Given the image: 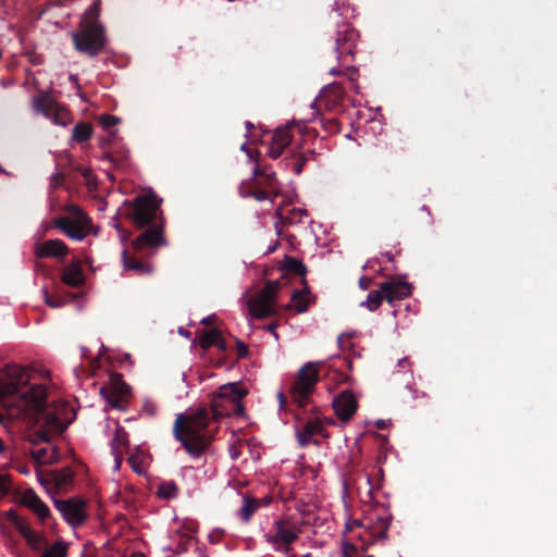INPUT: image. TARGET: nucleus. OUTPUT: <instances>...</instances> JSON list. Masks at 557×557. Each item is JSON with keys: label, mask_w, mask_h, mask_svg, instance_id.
<instances>
[{"label": "nucleus", "mask_w": 557, "mask_h": 557, "mask_svg": "<svg viewBox=\"0 0 557 557\" xmlns=\"http://www.w3.org/2000/svg\"><path fill=\"white\" fill-rule=\"evenodd\" d=\"M17 418L23 417L33 425L39 428L28 435V442L33 447L49 444L54 434L64 432L71 420L61 419L57 410L47 407V391L42 385H32L28 391L17 397Z\"/></svg>", "instance_id": "nucleus-1"}, {"label": "nucleus", "mask_w": 557, "mask_h": 557, "mask_svg": "<svg viewBox=\"0 0 557 557\" xmlns=\"http://www.w3.org/2000/svg\"><path fill=\"white\" fill-rule=\"evenodd\" d=\"M209 423V411L205 408L180 413L173 425V435L190 456L199 457L208 449L213 437L208 431Z\"/></svg>", "instance_id": "nucleus-2"}, {"label": "nucleus", "mask_w": 557, "mask_h": 557, "mask_svg": "<svg viewBox=\"0 0 557 557\" xmlns=\"http://www.w3.org/2000/svg\"><path fill=\"white\" fill-rule=\"evenodd\" d=\"M164 245L165 239L162 234L161 225L145 230L132 242L133 252H129L127 249L123 250L122 259L124 269L132 271L136 275L150 274L152 267L146 258L151 257L158 247Z\"/></svg>", "instance_id": "nucleus-3"}, {"label": "nucleus", "mask_w": 557, "mask_h": 557, "mask_svg": "<svg viewBox=\"0 0 557 557\" xmlns=\"http://www.w3.org/2000/svg\"><path fill=\"white\" fill-rule=\"evenodd\" d=\"M101 1L96 0L85 12L79 30L73 34L75 49L96 57L106 46L104 27L99 23Z\"/></svg>", "instance_id": "nucleus-4"}, {"label": "nucleus", "mask_w": 557, "mask_h": 557, "mask_svg": "<svg viewBox=\"0 0 557 557\" xmlns=\"http://www.w3.org/2000/svg\"><path fill=\"white\" fill-rule=\"evenodd\" d=\"M358 38V32L349 24H343L338 27L334 37V51L336 52L339 66L343 67V70L332 67L330 70L331 75H344L351 83L357 81L358 69L351 65V62L355 59Z\"/></svg>", "instance_id": "nucleus-5"}, {"label": "nucleus", "mask_w": 557, "mask_h": 557, "mask_svg": "<svg viewBox=\"0 0 557 557\" xmlns=\"http://www.w3.org/2000/svg\"><path fill=\"white\" fill-rule=\"evenodd\" d=\"M124 206V214L132 220L136 227H146V230L156 225H161L163 227L161 221L156 222L160 208V200L154 194L139 195L132 201L126 200Z\"/></svg>", "instance_id": "nucleus-6"}, {"label": "nucleus", "mask_w": 557, "mask_h": 557, "mask_svg": "<svg viewBox=\"0 0 557 557\" xmlns=\"http://www.w3.org/2000/svg\"><path fill=\"white\" fill-rule=\"evenodd\" d=\"M320 362H307L304 364L294 382L289 387V394L293 403L298 408H305L315 389V385L320 379Z\"/></svg>", "instance_id": "nucleus-7"}, {"label": "nucleus", "mask_w": 557, "mask_h": 557, "mask_svg": "<svg viewBox=\"0 0 557 557\" xmlns=\"http://www.w3.org/2000/svg\"><path fill=\"white\" fill-rule=\"evenodd\" d=\"M392 516L386 509L382 512H375L364 519V521L352 520L346 524L347 531H352L355 528H363L364 531L358 536L362 545H369L376 540L386 537L387 530L391 525Z\"/></svg>", "instance_id": "nucleus-8"}, {"label": "nucleus", "mask_w": 557, "mask_h": 557, "mask_svg": "<svg viewBox=\"0 0 557 557\" xmlns=\"http://www.w3.org/2000/svg\"><path fill=\"white\" fill-rule=\"evenodd\" d=\"M281 288L278 281H268L264 287L248 299V309L252 317L265 319L277 313V293Z\"/></svg>", "instance_id": "nucleus-9"}, {"label": "nucleus", "mask_w": 557, "mask_h": 557, "mask_svg": "<svg viewBox=\"0 0 557 557\" xmlns=\"http://www.w3.org/2000/svg\"><path fill=\"white\" fill-rule=\"evenodd\" d=\"M302 532L301 525L292 519H281L273 523L267 533V541L277 552L287 554L292 550V544L296 542Z\"/></svg>", "instance_id": "nucleus-10"}, {"label": "nucleus", "mask_w": 557, "mask_h": 557, "mask_svg": "<svg viewBox=\"0 0 557 557\" xmlns=\"http://www.w3.org/2000/svg\"><path fill=\"white\" fill-rule=\"evenodd\" d=\"M67 212L73 214L70 216H58L53 219L54 227L62 231L67 237L75 240H83L89 233L90 219L77 206L71 205L66 208Z\"/></svg>", "instance_id": "nucleus-11"}, {"label": "nucleus", "mask_w": 557, "mask_h": 557, "mask_svg": "<svg viewBox=\"0 0 557 557\" xmlns=\"http://www.w3.org/2000/svg\"><path fill=\"white\" fill-rule=\"evenodd\" d=\"M54 506L73 528L82 525L87 520L86 502L83 499L75 497L54 499Z\"/></svg>", "instance_id": "nucleus-12"}, {"label": "nucleus", "mask_w": 557, "mask_h": 557, "mask_svg": "<svg viewBox=\"0 0 557 557\" xmlns=\"http://www.w3.org/2000/svg\"><path fill=\"white\" fill-rule=\"evenodd\" d=\"M129 386L124 382L123 375L112 373L110 384L100 388V394L114 408L124 409L126 406L125 397L129 394Z\"/></svg>", "instance_id": "nucleus-13"}, {"label": "nucleus", "mask_w": 557, "mask_h": 557, "mask_svg": "<svg viewBox=\"0 0 557 557\" xmlns=\"http://www.w3.org/2000/svg\"><path fill=\"white\" fill-rule=\"evenodd\" d=\"M7 520L13 524L17 532L24 537L27 545L34 550H40L45 544L46 539L44 534L34 531L28 522L18 516L14 509H10L5 512Z\"/></svg>", "instance_id": "nucleus-14"}, {"label": "nucleus", "mask_w": 557, "mask_h": 557, "mask_svg": "<svg viewBox=\"0 0 557 557\" xmlns=\"http://www.w3.org/2000/svg\"><path fill=\"white\" fill-rule=\"evenodd\" d=\"M345 98V89L341 83L334 82L325 86L312 107L318 109L325 108L329 111L336 110L342 107Z\"/></svg>", "instance_id": "nucleus-15"}, {"label": "nucleus", "mask_w": 557, "mask_h": 557, "mask_svg": "<svg viewBox=\"0 0 557 557\" xmlns=\"http://www.w3.org/2000/svg\"><path fill=\"white\" fill-rule=\"evenodd\" d=\"M379 287L383 293L384 299L391 305L409 297L412 293V285L397 277L380 283Z\"/></svg>", "instance_id": "nucleus-16"}, {"label": "nucleus", "mask_w": 557, "mask_h": 557, "mask_svg": "<svg viewBox=\"0 0 557 557\" xmlns=\"http://www.w3.org/2000/svg\"><path fill=\"white\" fill-rule=\"evenodd\" d=\"M333 409L337 418L349 421L358 409V401L350 389H344L333 399Z\"/></svg>", "instance_id": "nucleus-17"}, {"label": "nucleus", "mask_w": 557, "mask_h": 557, "mask_svg": "<svg viewBox=\"0 0 557 557\" xmlns=\"http://www.w3.org/2000/svg\"><path fill=\"white\" fill-rule=\"evenodd\" d=\"M296 434L301 447L308 446L312 442L314 435L327 437L323 423L318 418H309L301 425H298L296 428ZM313 443L318 444V441H313Z\"/></svg>", "instance_id": "nucleus-18"}, {"label": "nucleus", "mask_w": 557, "mask_h": 557, "mask_svg": "<svg viewBox=\"0 0 557 557\" xmlns=\"http://www.w3.org/2000/svg\"><path fill=\"white\" fill-rule=\"evenodd\" d=\"M290 126L286 125L284 127H277L271 134V141L268 149V154L272 159H277L285 148L292 141Z\"/></svg>", "instance_id": "nucleus-19"}, {"label": "nucleus", "mask_w": 557, "mask_h": 557, "mask_svg": "<svg viewBox=\"0 0 557 557\" xmlns=\"http://www.w3.org/2000/svg\"><path fill=\"white\" fill-rule=\"evenodd\" d=\"M246 394L247 392L240 388L237 383H228L222 385L215 393H213L212 397L226 400L228 405L235 406L238 411H244L245 407L242 404V399Z\"/></svg>", "instance_id": "nucleus-20"}, {"label": "nucleus", "mask_w": 557, "mask_h": 557, "mask_svg": "<svg viewBox=\"0 0 557 557\" xmlns=\"http://www.w3.org/2000/svg\"><path fill=\"white\" fill-rule=\"evenodd\" d=\"M69 252L67 246L61 239H48L36 245L35 255L37 258H64Z\"/></svg>", "instance_id": "nucleus-21"}, {"label": "nucleus", "mask_w": 557, "mask_h": 557, "mask_svg": "<svg viewBox=\"0 0 557 557\" xmlns=\"http://www.w3.org/2000/svg\"><path fill=\"white\" fill-rule=\"evenodd\" d=\"M61 281L73 288L81 287L85 283L81 260H73L62 269Z\"/></svg>", "instance_id": "nucleus-22"}, {"label": "nucleus", "mask_w": 557, "mask_h": 557, "mask_svg": "<svg viewBox=\"0 0 557 557\" xmlns=\"http://www.w3.org/2000/svg\"><path fill=\"white\" fill-rule=\"evenodd\" d=\"M252 173L256 178L255 183L257 185L263 186L269 188L271 191H274V196L280 195V184L273 171H269L267 166L261 168L258 163H256Z\"/></svg>", "instance_id": "nucleus-23"}, {"label": "nucleus", "mask_w": 557, "mask_h": 557, "mask_svg": "<svg viewBox=\"0 0 557 557\" xmlns=\"http://www.w3.org/2000/svg\"><path fill=\"white\" fill-rule=\"evenodd\" d=\"M240 193L245 197H253L258 201H263L270 199L273 201L274 191H271L269 188L257 185L256 183H251L248 185H243L240 187Z\"/></svg>", "instance_id": "nucleus-24"}, {"label": "nucleus", "mask_w": 557, "mask_h": 557, "mask_svg": "<svg viewBox=\"0 0 557 557\" xmlns=\"http://www.w3.org/2000/svg\"><path fill=\"white\" fill-rule=\"evenodd\" d=\"M30 456L37 463H54L59 460V453L57 447L51 449L48 447H33Z\"/></svg>", "instance_id": "nucleus-25"}, {"label": "nucleus", "mask_w": 557, "mask_h": 557, "mask_svg": "<svg viewBox=\"0 0 557 557\" xmlns=\"http://www.w3.org/2000/svg\"><path fill=\"white\" fill-rule=\"evenodd\" d=\"M211 411L213 413L214 419H220L231 414L239 416L244 412L238 411V409L235 406L228 405L226 400L215 397H212L211 399Z\"/></svg>", "instance_id": "nucleus-26"}, {"label": "nucleus", "mask_w": 557, "mask_h": 557, "mask_svg": "<svg viewBox=\"0 0 557 557\" xmlns=\"http://www.w3.org/2000/svg\"><path fill=\"white\" fill-rule=\"evenodd\" d=\"M57 106L58 104L47 94L34 97L32 101L33 109L46 117H51L52 111Z\"/></svg>", "instance_id": "nucleus-27"}, {"label": "nucleus", "mask_w": 557, "mask_h": 557, "mask_svg": "<svg viewBox=\"0 0 557 557\" xmlns=\"http://www.w3.org/2000/svg\"><path fill=\"white\" fill-rule=\"evenodd\" d=\"M308 156L313 157L314 151L308 150L306 153L295 150L293 151L292 156L286 157L284 161L286 162L287 166L292 168L295 174L299 175L304 170L306 161L309 159Z\"/></svg>", "instance_id": "nucleus-28"}, {"label": "nucleus", "mask_w": 557, "mask_h": 557, "mask_svg": "<svg viewBox=\"0 0 557 557\" xmlns=\"http://www.w3.org/2000/svg\"><path fill=\"white\" fill-rule=\"evenodd\" d=\"M92 135V127L89 123L79 122L72 131V138L77 143L87 141Z\"/></svg>", "instance_id": "nucleus-29"}, {"label": "nucleus", "mask_w": 557, "mask_h": 557, "mask_svg": "<svg viewBox=\"0 0 557 557\" xmlns=\"http://www.w3.org/2000/svg\"><path fill=\"white\" fill-rule=\"evenodd\" d=\"M54 484L59 487L70 484L73 481L74 472L70 467L51 472Z\"/></svg>", "instance_id": "nucleus-30"}, {"label": "nucleus", "mask_w": 557, "mask_h": 557, "mask_svg": "<svg viewBox=\"0 0 557 557\" xmlns=\"http://www.w3.org/2000/svg\"><path fill=\"white\" fill-rule=\"evenodd\" d=\"M284 270L298 276H304L307 272L306 265L300 260L293 257L285 258Z\"/></svg>", "instance_id": "nucleus-31"}, {"label": "nucleus", "mask_w": 557, "mask_h": 557, "mask_svg": "<svg viewBox=\"0 0 557 557\" xmlns=\"http://www.w3.org/2000/svg\"><path fill=\"white\" fill-rule=\"evenodd\" d=\"M218 334V329L202 330L200 332L199 337L200 347L205 350L209 349L210 347H213L216 344Z\"/></svg>", "instance_id": "nucleus-32"}, {"label": "nucleus", "mask_w": 557, "mask_h": 557, "mask_svg": "<svg viewBox=\"0 0 557 557\" xmlns=\"http://www.w3.org/2000/svg\"><path fill=\"white\" fill-rule=\"evenodd\" d=\"M112 451L121 450V448L128 446V434L122 426L115 429L114 437L112 438Z\"/></svg>", "instance_id": "nucleus-33"}, {"label": "nucleus", "mask_w": 557, "mask_h": 557, "mask_svg": "<svg viewBox=\"0 0 557 557\" xmlns=\"http://www.w3.org/2000/svg\"><path fill=\"white\" fill-rule=\"evenodd\" d=\"M258 508L259 503L256 499L245 497L244 505L239 510V517L242 518V520L247 522L257 511Z\"/></svg>", "instance_id": "nucleus-34"}, {"label": "nucleus", "mask_w": 557, "mask_h": 557, "mask_svg": "<svg viewBox=\"0 0 557 557\" xmlns=\"http://www.w3.org/2000/svg\"><path fill=\"white\" fill-rule=\"evenodd\" d=\"M98 122L108 132L109 136H114L115 131L113 128L120 123V119L115 115L103 113L99 115Z\"/></svg>", "instance_id": "nucleus-35"}, {"label": "nucleus", "mask_w": 557, "mask_h": 557, "mask_svg": "<svg viewBox=\"0 0 557 557\" xmlns=\"http://www.w3.org/2000/svg\"><path fill=\"white\" fill-rule=\"evenodd\" d=\"M383 299H384V296H383V293L381 289L380 290H371L368 294L366 301L361 302V306L367 307L370 311H374L381 306Z\"/></svg>", "instance_id": "nucleus-36"}, {"label": "nucleus", "mask_w": 557, "mask_h": 557, "mask_svg": "<svg viewBox=\"0 0 557 557\" xmlns=\"http://www.w3.org/2000/svg\"><path fill=\"white\" fill-rule=\"evenodd\" d=\"M178 494V487L173 481L163 482L159 486L158 495L162 498H175Z\"/></svg>", "instance_id": "nucleus-37"}, {"label": "nucleus", "mask_w": 557, "mask_h": 557, "mask_svg": "<svg viewBox=\"0 0 557 557\" xmlns=\"http://www.w3.org/2000/svg\"><path fill=\"white\" fill-rule=\"evenodd\" d=\"M292 302L298 313L305 312L309 307L307 297L299 290L294 292Z\"/></svg>", "instance_id": "nucleus-38"}, {"label": "nucleus", "mask_w": 557, "mask_h": 557, "mask_svg": "<svg viewBox=\"0 0 557 557\" xmlns=\"http://www.w3.org/2000/svg\"><path fill=\"white\" fill-rule=\"evenodd\" d=\"M42 294L46 305L49 306L50 308H61L67 302V300L64 297L59 295H51L47 289H44Z\"/></svg>", "instance_id": "nucleus-39"}, {"label": "nucleus", "mask_w": 557, "mask_h": 557, "mask_svg": "<svg viewBox=\"0 0 557 557\" xmlns=\"http://www.w3.org/2000/svg\"><path fill=\"white\" fill-rule=\"evenodd\" d=\"M50 119H52L55 124L65 126L70 120V113L66 109L57 106Z\"/></svg>", "instance_id": "nucleus-40"}, {"label": "nucleus", "mask_w": 557, "mask_h": 557, "mask_svg": "<svg viewBox=\"0 0 557 557\" xmlns=\"http://www.w3.org/2000/svg\"><path fill=\"white\" fill-rule=\"evenodd\" d=\"M41 557H66V546L61 542H57Z\"/></svg>", "instance_id": "nucleus-41"}, {"label": "nucleus", "mask_w": 557, "mask_h": 557, "mask_svg": "<svg viewBox=\"0 0 557 557\" xmlns=\"http://www.w3.org/2000/svg\"><path fill=\"white\" fill-rule=\"evenodd\" d=\"M39 500L40 498L32 488L26 490L22 495V504L27 506L29 509H32Z\"/></svg>", "instance_id": "nucleus-42"}, {"label": "nucleus", "mask_w": 557, "mask_h": 557, "mask_svg": "<svg viewBox=\"0 0 557 557\" xmlns=\"http://www.w3.org/2000/svg\"><path fill=\"white\" fill-rule=\"evenodd\" d=\"M32 510L38 516V518L41 521H45L50 516L49 508L41 499L36 503Z\"/></svg>", "instance_id": "nucleus-43"}, {"label": "nucleus", "mask_w": 557, "mask_h": 557, "mask_svg": "<svg viewBox=\"0 0 557 557\" xmlns=\"http://www.w3.org/2000/svg\"><path fill=\"white\" fill-rule=\"evenodd\" d=\"M321 122H322L324 129L327 133H331V134L339 133V131H341L339 122L336 119H329L325 121L322 120Z\"/></svg>", "instance_id": "nucleus-44"}, {"label": "nucleus", "mask_w": 557, "mask_h": 557, "mask_svg": "<svg viewBox=\"0 0 557 557\" xmlns=\"http://www.w3.org/2000/svg\"><path fill=\"white\" fill-rule=\"evenodd\" d=\"M11 490V481L8 475L0 474V497L5 496L9 494Z\"/></svg>", "instance_id": "nucleus-45"}, {"label": "nucleus", "mask_w": 557, "mask_h": 557, "mask_svg": "<svg viewBox=\"0 0 557 557\" xmlns=\"http://www.w3.org/2000/svg\"><path fill=\"white\" fill-rule=\"evenodd\" d=\"M236 350H237V358H247L249 355V348L248 346L242 342L240 339H236Z\"/></svg>", "instance_id": "nucleus-46"}, {"label": "nucleus", "mask_w": 557, "mask_h": 557, "mask_svg": "<svg viewBox=\"0 0 557 557\" xmlns=\"http://www.w3.org/2000/svg\"><path fill=\"white\" fill-rule=\"evenodd\" d=\"M64 183V175L60 172L55 173L51 177V186L53 188L60 187Z\"/></svg>", "instance_id": "nucleus-47"}, {"label": "nucleus", "mask_w": 557, "mask_h": 557, "mask_svg": "<svg viewBox=\"0 0 557 557\" xmlns=\"http://www.w3.org/2000/svg\"><path fill=\"white\" fill-rule=\"evenodd\" d=\"M214 346L222 352H225L227 350V343L224 339L221 331H219L216 344Z\"/></svg>", "instance_id": "nucleus-48"}, {"label": "nucleus", "mask_w": 557, "mask_h": 557, "mask_svg": "<svg viewBox=\"0 0 557 557\" xmlns=\"http://www.w3.org/2000/svg\"><path fill=\"white\" fill-rule=\"evenodd\" d=\"M359 287L363 290H367L370 288L371 284H372V278L371 277H368V276H361L359 278Z\"/></svg>", "instance_id": "nucleus-49"}, {"label": "nucleus", "mask_w": 557, "mask_h": 557, "mask_svg": "<svg viewBox=\"0 0 557 557\" xmlns=\"http://www.w3.org/2000/svg\"><path fill=\"white\" fill-rule=\"evenodd\" d=\"M278 326V323L277 322H273V323H270L268 325H265L263 329L268 332H270L273 337L275 338V341H278V334L276 333V327Z\"/></svg>", "instance_id": "nucleus-50"}, {"label": "nucleus", "mask_w": 557, "mask_h": 557, "mask_svg": "<svg viewBox=\"0 0 557 557\" xmlns=\"http://www.w3.org/2000/svg\"><path fill=\"white\" fill-rule=\"evenodd\" d=\"M277 399H278L280 408L284 409L285 406L287 405V396L284 393L280 392L277 394Z\"/></svg>", "instance_id": "nucleus-51"}, {"label": "nucleus", "mask_w": 557, "mask_h": 557, "mask_svg": "<svg viewBox=\"0 0 557 557\" xmlns=\"http://www.w3.org/2000/svg\"><path fill=\"white\" fill-rule=\"evenodd\" d=\"M128 462L131 463V467H132V469H133L135 472H137V473H140V472H141L140 467H139V466H138V463L136 462V458H135V456H131V457L128 458Z\"/></svg>", "instance_id": "nucleus-52"}, {"label": "nucleus", "mask_w": 557, "mask_h": 557, "mask_svg": "<svg viewBox=\"0 0 557 557\" xmlns=\"http://www.w3.org/2000/svg\"><path fill=\"white\" fill-rule=\"evenodd\" d=\"M114 459H115V467L120 468L122 459H123V453L122 450L113 451Z\"/></svg>", "instance_id": "nucleus-53"}, {"label": "nucleus", "mask_w": 557, "mask_h": 557, "mask_svg": "<svg viewBox=\"0 0 557 557\" xmlns=\"http://www.w3.org/2000/svg\"><path fill=\"white\" fill-rule=\"evenodd\" d=\"M242 150L246 151L247 156L249 157V159L251 160H255V154H258L257 151L252 150V149H248L247 148V145L246 144H243L242 147H240Z\"/></svg>", "instance_id": "nucleus-54"}, {"label": "nucleus", "mask_w": 557, "mask_h": 557, "mask_svg": "<svg viewBox=\"0 0 557 557\" xmlns=\"http://www.w3.org/2000/svg\"><path fill=\"white\" fill-rule=\"evenodd\" d=\"M17 471L22 474H28L29 473V468L28 466L24 465V466H18L17 468Z\"/></svg>", "instance_id": "nucleus-55"}, {"label": "nucleus", "mask_w": 557, "mask_h": 557, "mask_svg": "<svg viewBox=\"0 0 557 557\" xmlns=\"http://www.w3.org/2000/svg\"><path fill=\"white\" fill-rule=\"evenodd\" d=\"M37 478H38V482L41 485H47L48 484L47 480L42 476V474H41V472L39 470H37Z\"/></svg>", "instance_id": "nucleus-56"}, {"label": "nucleus", "mask_w": 557, "mask_h": 557, "mask_svg": "<svg viewBox=\"0 0 557 557\" xmlns=\"http://www.w3.org/2000/svg\"><path fill=\"white\" fill-rule=\"evenodd\" d=\"M82 172V175L87 180L89 181L90 176H91V171L89 169H82L81 170Z\"/></svg>", "instance_id": "nucleus-57"}, {"label": "nucleus", "mask_w": 557, "mask_h": 557, "mask_svg": "<svg viewBox=\"0 0 557 557\" xmlns=\"http://www.w3.org/2000/svg\"><path fill=\"white\" fill-rule=\"evenodd\" d=\"M375 425L377 426V429L384 430L386 428V422L384 420H377Z\"/></svg>", "instance_id": "nucleus-58"}, {"label": "nucleus", "mask_w": 557, "mask_h": 557, "mask_svg": "<svg viewBox=\"0 0 557 557\" xmlns=\"http://www.w3.org/2000/svg\"><path fill=\"white\" fill-rule=\"evenodd\" d=\"M398 364L404 368L409 364V360L407 358H403L398 361Z\"/></svg>", "instance_id": "nucleus-59"}, {"label": "nucleus", "mask_w": 557, "mask_h": 557, "mask_svg": "<svg viewBox=\"0 0 557 557\" xmlns=\"http://www.w3.org/2000/svg\"><path fill=\"white\" fill-rule=\"evenodd\" d=\"M347 380H348V376H347L346 374H344V373H339V381H341V382H345V381H347Z\"/></svg>", "instance_id": "nucleus-60"}, {"label": "nucleus", "mask_w": 557, "mask_h": 557, "mask_svg": "<svg viewBox=\"0 0 557 557\" xmlns=\"http://www.w3.org/2000/svg\"><path fill=\"white\" fill-rule=\"evenodd\" d=\"M108 146H109V140H104V141L101 143V148L103 150H107Z\"/></svg>", "instance_id": "nucleus-61"}, {"label": "nucleus", "mask_w": 557, "mask_h": 557, "mask_svg": "<svg viewBox=\"0 0 557 557\" xmlns=\"http://www.w3.org/2000/svg\"><path fill=\"white\" fill-rule=\"evenodd\" d=\"M5 447H4V444L2 442V440L0 438V454H2L4 451Z\"/></svg>", "instance_id": "nucleus-62"}, {"label": "nucleus", "mask_w": 557, "mask_h": 557, "mask_svg": "<svg viewBox=\"0 0 557 557\" xmlns=\"http://www.w3.org/2000/svg\"><path fill=\"white\" fill-rule=\"evenodd\" d=\"M210 320H211V317L203 319L201 322H202L203 324H209V323H210Z\"/></svg>", "instance_id": "nucleus-63"}, {"label": "nucleus", "mask_w": 557, "mask_h": 557, "mask_svg": "<svg viewBox=\"0 0 557 557\" xmlns=\"http://www.w3.org/2000/svg\"><path fill=\"white\" fill-rule=\"evenodd\" d=\"M132 557H144L143 554H134Z\"/></svg>", "instance_id": "nucleus-64"}]
</instances>
